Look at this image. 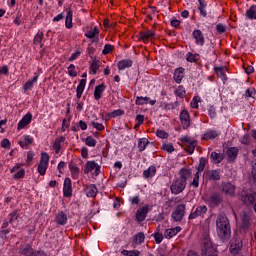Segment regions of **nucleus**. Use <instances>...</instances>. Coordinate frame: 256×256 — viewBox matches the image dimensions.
<instances>
[{
  "instance_id": "nucleus-1",
  "label": "nucleus",
  "mask_w": 256,
  "mask_h": 256,
  "mask_svg": "<svg viewBox=\"0 0 256 256\" xmlns=\"http://www.w3.org/2000/svg\"><path fill=\"white\" fill-rule=\"evenodd\" d=\"M216 231L219 239L223 243H227L231 239V224L229 218L225 214H219L216 219Z\"/></svg>"
},
{
  "instance_id": "nucleus-2",
  "label": "nucleus",
  "mask_w": 256,
  "mask_h": 256,
  "mask_svg": "<svg viewBox=\"0 0 256 256\" xmlns=\"http://www.w3.org/2000/svg\"><path fill=\"white\" fill-rule=\"evenodd\" d=\"M240 229L244 233H249L253 229V214L249 210H243L240 214Z\"/></svg>"
},
{
  "instance_id": "nucleus-3",
  "label": "nucleus",
  "mask_w": 256,
  "mask_h": 256,
  "mask_svg": "<svg viewBox=\"0 0 256 256\" xmlns=\"http://www.w3.org/2000/svg\"><path fill=\"white\" fill-rule=\"evenodd\" d=\"M185 209V204H178L171 214L173 221L176 223L183 221V217H185Z\"/></svg>"
},
{
  "instance_id": "nucleus-4",
  "label": "nucleus",
  "mask_w": 256,
  "mask_h": 256,
  "mask_svg": "<svg viewBox=\"0 0 256 256\" xmlns=\"http://www.w3.org/2000/svg\"><path fill=\"white\" fill-rule=\"evenodd\" d=\"M48 167H49V154L47 152H42L40 163L38 165V173L40 175H45V173H47Z\"/></svg>"
},
{
  "instance_id": "nucleus-5",
  "label": "nucleus",
  "mask_w": 256,
  "mask_h": 256,
  "mask_svg": "<svg viewBox=\"0 0 256 256\" xmlns=\"http://www.w3.org/2000/svg\"><path fill=\"white\" fill-rule=\"evenodd\" d=\"M185 187H187V183H185V181L176 179L170 186V191L173 195H179V193H183V191H185Z\"/></svg>"
},
{
  "instance_id": "nucleus-6",
  "label": "nucleus",
  "mask_w": 256,
  "mask_h": 256,
  "mask_svg": "<svg viewBox=\"0 0 256 256\" xmlns=\"http://www.w3.org/2000/svg\"><path fill=\"white\" fill-rule=\"evenodd\" d=\"M203 256H217L215 246L211 240H205L201 246Z\"/></svg>"
},
{
  "instance_id": "nucleus-7",
  "label": "nucleus",
  "mask_w": 256,
  "mask_h": 256,
  "mask_svg": "<svg viewBox=\"0 0 256 256\" xmlns=\"http://www.w3.org/2000/svg\"><path fill=\"white\" fill-rule=\"evenodd\" d=\"M181 142L183 143L184 147H186V151L189 153V155H193L195 148L197 147V141L184 136L181 138Z\"/></svg>"
},
{
  "instance_id": "nucleus-8",
  "label": "nucleus",
  "mask_w": 256,
  "mask_h": 256,
  "mask_svg": "<svg viewBox=\"0 0 256 256\" xmlns=\"http://www.w3.org/2000/svg\"><path fill=\"white\" fill-rule=\"evenodd\" d=\"M93 171L96 175H99L101 166H99L95 161H87L84 169L85 175H88V173H93Z\"/></svg>"
},
{
  "instance_id": "nucleus-9",
  "label": "nucleus",
  "mask_w": 256,
  "mask_h": 256,
  "mask_svg": "<svg viewBox=\"0 0 256 256\" xmlns=\"http://www.w3.org/2000/svg\"><path fill=\"white\" fill-rule=\"evenodd\" d=\"M180 121L182 129H189V127H191V116H189V111L184 109L180 112Z\"/></svg>"
},
{
  "instance_id": "nucleus-10",
  "label": "nucleus",
  "mask_w": 256,
  "mask_h": 256,
  "mask_svg": "<svg viewBox=\"0 0 256 256\" xmlns=\"http://www.w3.org/2000/svg\"><path fill=\"white\" fill-rule=\"evenodd\" d=\"M206 213H207V206L200 205V206H197L194 209V211L191 212L188 219H197V217H204Z\"/></svg>"
},
{
  "instance_id": "nucleus-11",
  "label": "nucleus",
  "mask_w": 256,
  "mask_h": 256,
  "mask_svg": "<svg viewBox=\"0 0 256 256\" xmlns=\"http://www.w3.org/2000/svg\"><path fill=\"white\" fill-rule=\"evenodd\" d=\"M192 37L195 40L196 45L203 47L205 45V36L200 29H196L192 32Z\"/></svg>"
},
{
  "instance_id": "nucleus-12",
  "label": "nucleus",
  "mask_w": 256,
  "mask_h": 256,
  "mask_svg": "<svg viewBox=\"0 0 256 256\" xmlns=\"http://www.w3.org/2000/svg\"><path fill=\"white\" fill-rule=\"evenodd\" d=\"M241 249H243V241L241 239H236L231 242L229 251L232 255H237Z\"/></svg>"
},
{
  "instance_id": "nucleus-13",
  "label": "nucleus",
  "mask_w": 256,
  "mask_h": 256,
  "mask_svg": "<svg viewBox=\"0 0 256 256\" xmlns=\"http://www.w3.org/2000/svg\"><path fill=\"white\" fill-rule=\"evenodd\" d=\"M222 192L225 193L228 197L235 196V185L231 182H223L222 183Z\"/></svg>"
},
{
  "instance_id": "nucleus-14",
  "label": "nucleus",
  "mask_w": 256,
  "mask_h": 256,
  "mask_svg": "<svg viewBox=\"0 0 256 256\" xmlns=\"http://www.w3.org/2000/svg\"><path fill=\"white\" fill-rule=\"evenodd\" d=\"M64 197H71L73 195V185L71 183V178H65L63 186Z\"/></svg>"
},
{
  "instance_id": "nucleus-15",
  "label": "nucleus",
  "mask_w": 256,
  "mask_h": 256,
  "mask_svg": "<svg viewBox=\"0 0 256 256\" xmlns=\"http://www.w3.org/2000/svg\"><path fill=\"white\" fill-rule=\"evenodd\" d=\"M149 213V206H144L142 208H139L136 212V221L138 223H141L147 219V214Z\"/></svg>"
},
{
  "instance_id": "nucleus-16",
  "label": "nucleus",
  "mask_w": 256,
  "mask_h": 256,
  "mask_svg": "<svg viewBox=\"0 0 256 256\" xmlns=\"http://www.w3.org/2000/svg\"><path fill=\"white\" fill-rule=\"evenodd\" d=\"M37 81H39V74L37 72H35L33 78L29 79L23 85L24 91H31V89H33V87H35V85H37Z\"/></svg>"
},
{
  "instance_id": "nucleus-17",
  "label": "nucleus",
  "mask_w": 256,
  "mask_h": 256,
  "mask_svg": "<svg viewBox=\"0 0 256 256\" xmlns=\"http://www.w3.org/2000/svg\"><path fill=\"white\" fill-rule=\"evenodd\" d=\"M206 179H208V181H220L221 170H208L206 172Z\"/></svg>"
},
{
  "instance_id": "nucleus-18",
  "label": "nucleus",
  "mask_w": 256,
  "mask_h": 256,
  "mask_svg": "<svg viewBox=\"0 0 256 256\" xmlns=\"http://www.w3.org/2000/svg\"><path fill=\"white\" fill-rule=\"evenodd\" d=\"M32 119H33V115L31 113H27L18 123V131H21V129H25V127H27V125L31 123Z\"/></svg>"
},
{
  "instance_id": "nucleus-19",
  "label": "nucleus",
  "mask_w": 256,
  "mask_h": 256,
  "mask_svg": "<svg viewBox=\"0 0 256 256\" xmlns=\"http://www.w3.org/2000/svg\"><path fill=\"white\" fill-rule=\"evenodd\" d=\"M255 192H246L245 195L242 197L244 205H254L255 203Z\"/></svg>"
},
{
  "instance_id": "nucleus-20",
  "label": "nucleus",
  "mask_w": 256,
  "mask_h": 256,
  "mask_svg": "<svg viewBox=\"0 0 256 256\" xmlns=\"http://www.w3.org/2000/svg\"><path fill=\"white\" fill-rule=\"evenodd\" d=\"M18 143L22 149H27L29 147V145H31V143H33V138L30 137L29 135H24L20 138Z\"/></svg>"
},
{
  "instance_id": "nucleus-21",
  "label": "nucleus",
  "mask_w": 256,
  "mask_h": 256,
  "mask_svg": "<svg viewBox=\"0 0 256 256\" xmlns=\"http://www.w3.org/2000/svg\"><path fill=\"white\" fill-rule=\"evenodd\" d=\"M105 89H107V86L105 85V83H102V84L97 85L95 87L94 98H95L96 101H99V99H101Z\"/></svg>"
},
{
  "instance_id": "nucleus-22",
  "label": "nucleus",
  "mask_w": 256,
  "mask_h": 256,
  "mask_svg": "<svg viewBox=\"0 0 256 256\" xmlns=\"http://www.w3.org/2000/svg\"><path fill=\"white\" fill-rule=\"evenodd\" d=\"M183 77H185V69L184 68H177L174 71V76L173 79L176 83H181V81H183Z\"/></svg>"
},
{
  "instance_id": "nucleus-23",
  "label": "nucleus",
  "mask_w": 256,
  "mask_h": 256,
  "mask_svg": "<svg viewBox=\"0 0 256 256\" xmlns=\"http://www.w3.org/2000/svg\"><path fill=\"white\" fill-rule=\"evenodd\" d=\"M56 225H67V214L65 212L61 211L59 212L55 217Z\"/></svg>"
},
{
  "instance_id": "nucleus-24",
  "label": "nucleus",
  "mask_w": 256,
  "mask_h": 256,
  "mask_svg": "<svg viewBox=\"0 0 256 256\" xmlns=\"http://www.w3.org/2000/svg\"><path fill=\"white\" fill-rule=\"evenodd\" d=\"M129 67H133V60L131 59H124L118 62L119 71H125Z\"/></svg>"
},
{
  "instance_id": "nucleus-25",
  "label": "nucleus",
  "mask_w": 256,
  "mask_h": 256,
  "mask_svg": "<svg viewBox=\"0 0 256 256\" xmlns=\"http://www.w3.org/2000/svg\"><path fill=\"white\" fill-rule=\"evenodd\" d=\"M69 170L72 176V179H79V167H77V164L70 162L69 165Z\"/></svg>"
},
{
  "instance_id": "nucleus-26",
  "label": "nucleus",
  "mask_w": 256,
  "mask_h": 256,
  "mask_svg": "<svg viewBox=\"0 0 256 256\" xmlns=\"http://www.w3.org/2000/svg\"><path fill=\"white\" fill-rule=\"evenodd\" d=\"M65 140H66L65 136H60L55 139L53 148L55 149L56 155H59V153L61 151V143H65Z\"/></svg>"
},
{
  "instance_id": "nucleus-27",
  "label": "nucleus",
  "mask_w": 256,
  "mask_h": 256,
  "mask_svg": "<svg viewBox=\"0 0 256 256\" xmlns=\"http://www.w3.org/2000/svg\"><path fill=\"white\" fill-rule=\"evenodd\" d=\"M34 250L35 249H33V247H31V245L26 244V245L20 247L19 253H20V255H24V256H33Z\"/></svg>"
},
{
  "instance_id": "nucleus-28",
  "label": "nucleus",
  "mask_w": 256,
  "mask_h": 256,
  "mask_svg": "<svg viewBox=\"0 0 256 256\" xmlns=\"http://www.w3.org/2000/svg\"><path fill=\"white\" fill-rule=\"evenodd\" d=\"M180 178H178L180 181H184L187 184V179H190L191 177V169L182 168L179 172Z\"/></svg>"
},
{
  "instance_id": "nucleus-29",
  "label": "nucleus",
  "mask_w": 256,
  "mask_h": 256,
  "mask_svg": "<svg viewBox=\"0 0 256 256\" xmlns=\"http://www.w3.org/2000/svg\"><path fill=\"white\" fill-rule=\"evenodd\" d=\"M226 155L229 161H235V159H237V155H239V150L235 147L228 148Z\"/></svg>"
},
{
  "instance_id": "nucleus-30",
  "label": "nucleus",
  "mask_w": 256,
  "mask_h": 256,
  "mask_svg": "<svg viewBox=\"0 0 256 256\" xmlns=\"http://www.w3.org/2000/svg\"><path fill=\"white\" fill-rule=\"evenodd\" d=\"M222 201H223V197L221 196V194L216 193L210 197V203L212 207H218V205H221Z\"/></svg>"
},
{
  "instance_id": "nucleus-31",
  "label": "nucleus",
  "mask_w": 256,
  "mask_h": 256,
  "mask_svg": "<svg viewBox=\"0 0 256 256\" xmlns=\"http://www.w3.org/2000/svg\"><path fill=\"white\" fill-rule=\"evenodd\" d=\"M65 27L66 29L73 28V10L68 9L66 20H65Z\"/></svg>"
},
{
  "instance_id": "nucleus-32",
  "label": "nucleus",
  "mask_w": 256,
  "mask_h": 256,
  "mask_svg": "<svg viewBox=\"0 0 256 256\" xmlns=\"http://www.w3.org/2000/svg\"><path fill=\"white\" fill-rule=\"evenodd\" d=\"M97 186L95 184H91L90 186L86 187L85 193L87 197H97Z\"/></svg>"
},
{
  "instance_id": "nucleus-33",
  "label": "nucleus",
  "mask_w": 256,
  "mask_h": 256,
  "mask_svg": "<svg viewBox=\"0 0 256 256\" xmlns=\"http://www.w3.org/2000/svg\"><path fill=\"white\" fill-rule=\"evenodd\" d=\"M210 159H211L212 163L219 164L223 161V154L217 153V152H212L210 154Z\"/></svg>"
},
{
  "instance_id": "nucleus-34",
  "label": "nucleus",
  "mask_w": 256,
  "mask_h": 256,
  "mask_svg": "<svg viewBox=\"0 0 256 256\" xmlns=\"http://www.w3.org/2000/svg\"><path fill=\"white\" fill-rule=\"evenodd\" d=\"M140 37L143 41H149V39H153V37H155V32L153 30H147L141 32Z\"/></svg>"
},
{
  "instance_id": "nucleus-35",
  "label": "nucleus",
  "mask_w": 256,
  "mask_h": 256,
  "mask_svg": "<svg viewBox=\"0 0 256 256\" xmlns=\"http://www.w3.org/2000/svg\"><path fill=\"white\" fill-rule=\"evenodd\" d=\"M155 173H157V168L155 166H150L147 170H144L143 175L145 179H149L155 177Z\"/></svg>"
},
{
  "instance_id": "nucleus-36",
  "label": "nucleus",
  "mask_w": 256,
  "mask_h": 256,
  "mask_svg": "<svg viewBox=\"0 0 256 256\" xmlns=\"http://www.w3.org/2000/svg\"><path fill=\"white\" fill-rule=\"evenodd\" d=\"M148 145H149V140L147 138H140L138 140L139 152L142 153V151H145V149H147Z\"/></svg>"
},
{
  "instance_id": "nucleus-37",
  "label": "nucleus",
  "mask_w": 256,
  "mask_h": 256,
  "mask_svg": "<svg viewBox=\"0 0 256 256\" xmlns=\"http://www.w3.org/2000/svg\"><path fill=\"white\" fill-rule=\"evenodd\" d=\"M246 17L250 20H256V5H252L247 11H246Z\"/></svg>"
},
{
  "instance_id": "nucleus-38",
  "label": "nucleus",
  "mask_w": 256,
  "mask_h": 256,
  "mask_svg": "<svg viewBox=\"0 0 256 256\" xmlns=\"http://www.w3.org/2000/svg\"><path fill=\"white\" fill-rule=\"evenodd\" d=\"M219 137V133L215 130H207L203 136V139H217Z\"/></svg>"
},
{
  "instance_id": "nucleus-39",
  "label": "nucleus",
  "mask_w": 256,
  "mask_h": 256,
  "mask_svg": "<svg viewBox=\"0 0 256 256\" xmlns=\"http://www.w3.org/2000/svg\"><path fill=\"white\" fill-rule=\"evenodd\" d=\"M145 241V234L143 232H139L134 236L133 242L135 245H141Z\"/></svg>"
},
{
  "instance_id": "nucleus-40",
  "label": "nucleus",
  "mask_w": 256,
  "mask_h": 256,
  "mask_svg": "<svg viewBox=\"0 0 256 256\" xmlns=\"http://www.w3.org/2000/svg\"><path fill=\"white\" fill-rule=\"evenodd\" d=\"M34 45H40V47H43V32L38 31L37 34L34 37Z\"/></svg>"
},
{
  "instance_id": "nucleus-41",
  "label": "nucleus",
  "mask_w": 256,
  "mask_h": 256,
  "mask_svg": "<svg viewBox=\"0 0 256 256\" xmlns=\"http://www.w3.org/2000/svg\"><path fill=\"white\" fill-rule=\"evenodd\" d=\"M19 219V210H13L10 214H8L9 223H15Z\"/></svg>"
},
{
  "instance_id": "nucleus-42",
  "label": "nucleus",
  "mask_w": 256,
  "mask_h": 256,
  "mask_svg": "<svg viewBox=\"0 0 256 256\" xmlns=\"http://www.w3.org/2000/svg\"><path fill=\"white\" fill-rule=\"evenodd\" d=\"M206 165H207V158L205 157L200 158L199 165L197 168V173H202V171H205Z\"/></svg>"
},
{
  "instance_id": "nucleus-43",
  "label": "nucleus",
  "mask_w": 256,
  "mask_h": 256,
  "mask_svg": "<svg viewBox=\"0 0 256 256\" xmlns=\"http://www.w3.org/2000/svg\"><path fill=\"white\" fill-rule=\"evenodd\" d=\"M186 61L189 63H197V61H199V54H192L191 52H188Z\"/></svg>"
},
{
  "instance_id": "nucleus-44",
  "label": "nucleus",
  "mask_w": 256,
  "mask_h": 256,
  "mask_svg": "<svg viewBox=\"0 0 256 256\" xmlns=\"http://www.w3.org/2000/svg\"><path fill=\"white\" fill-rule=\"evenodd\" d=\"M135 103L136 105H147L149 103V97L137 96Z\"/></svg>"
},
{
  "instance_id": "nucleus-45",
  "label": "nucleus",
  "mask_w": 256,
  "mask_h": 256,
  "mask_svg": "<svg viewBox=\"0 0 256 256\" xmlns=\"http://www.w3.org/2000/svg\"><path fill=\"white\" fill-rule=\"evenodd\" d=\"M85 145H87V147H95L97 145V140H95L93 136H87Z\"/></svg>"
},
{
  "instance_id": "nucleus-46",
  "label": "nucleus",
  "mask_w": 256,
  "mask_h": 256,
  "mask_svg": "<svg viewBox=\"0 0 256 256\" xmlns=\"http://www.w3.org/2000/svg\"><path fill=\"white\" fill-rule=\"evenodd\" d=\"M85 37H87V39H94V43H99V37H97L93 30H89L88 32H86Z\"/></svg>"
},
{
  "instance_id": "nucleus-47",
  "label": "nucleus",
  "mask_w": 256,
  "mask_h": 256,
  "mask_svg": "<svg viewBox=\"0 0 256 256\" xmlns=\"http://www.w3.org/2000/svg\"><path fill=\"white\" fill-rule=\"evenodd\" d=\"M99 67H101V65L99 64V61L94 60L91 65H90V70L92 71V73L94 75H97V71H99Z\"/></svg>"
},
{
  "instance_id": "nucleus-48",
  "label": "nucleus",
  "mask_w": 256,
  "mask_h": 256,
  "mask_svg": "<svg viewBox=\"0 0 256 256\" xmlns=\"http://www.w3.org/2000/svg\"><path fill=\"white\" fill-rule=\"evenodd\" d=\"M175 95L180 97V99H183V97L186 95L185 88L183 86H178V88L175 90Z\"/></svg>"
},
{
  "instance_id": "nucleus-49",
  "label": "nucleus",
  "mask_w": 256,
  "mask_h": 256,
  "mask_svg": "<svg viewBox=\"0 0 256 256\" xmlns=\"http://www.w3.org/2000/svg\"><path fill=\"white\" fill-rule=\"evenodd\" d=\"M85 85H87V79H81L76 91L83 93L85 91Z\"/></svg>"
},
{
  "instance_id": "nucleus-50",
  "label": "nucleus",
  "mask_w": 256,
  "mask_h": 256,
  "mask_svg": "<svg viewBox=\"0 0 256 256\" xmlns=\"http://www.w3.org/2000/svg\"><path fill=\"white\" fill-rule=\"evenodd\" d=\"M164 237H166V239L175 237V230L173 228L166 229L164 232Z\"/></svg>"
},
{
  "instance_id": "nucleus-51",
  "label": "nucleus",
  "mask_w": 256,
  "mask_h": 256,
  "mask_svg": "<svg viewBox=\"0 0 256 256\" xmlns=\"http://www.w3.org/2000/svg\"><path fill=\"white\" fill-rule=\"evenodd\" d=\"M256 90L253 87L248 88L245 91V97H252V99H255Z\"/></svg>"
},
{
  "instance_id": "nucleus-52",
  "label": "nucleus",
  "mask_w": 256,
  "mask_h": 256,
  "mask_svg": "<svg viewBox=\"0 0 256 256\" xmlns=\"http://www.w3.org/2000/svg\"><path fill=\"white\" fill-rule=\"evenodd\" d=\"M68 75L70 77H76L77 76V70H75V64H70L68 67Z\"/></svg>"
},
{
  "instance_id": "nucleus-53",
  "label": "nucleus",
  "mask_w": 256,
  "mask_h": 256,
  "mask_svg": "<svg viewBox=\"0 0 256 256\" xmlns=\"http://www.w3.org/2000/svg\"><path fill=\"white\" fill-rule=\"evenodd\" d=\"M23 177H25V169H20L13 175V179H23Z\"/></svg>"
},
{
  "instance_id": "nucleus-54",
  "label": "nucleus",
  "mask_w": 256,
  "mask_h": 256,
  "mask_svg": "<svg viewBox=\"0 0 256 256\" xmlns=\"http://www.w3.org/2000/svg\"><path fill=\"white\" fill-rule=\"evenodd\" d=\"M162 149L163 151H167V153H173V151H175V147H173V144H163Z\"/></svg>"
},
{
  "instance_id": "nucleus-55",
  "label": "nucleus",
  "mask_w": 256,
  "mask_h": 256,
  "mask_svg": "<svg viewBox=\"0 0 256 256\" xmlns=\"http://www.w3.org/2000/svg\"><path fill=\"white\" fill-rule=\"evenodd\" d=\"M113 51V46L111 44H106L102 50L103 55H109Z\"/></svg>"
},
{
  "instance_id": "nucleus-56",
  "label": "nucleus",
  "mask_w": 256,
  "mask_h": 256,
  "mask_svg": "<svg viewBox=\"0 0 256 256\" xmlns=\"http://www.w3.org/2000/svg\"><path fill=\"white\" fill-rule=\"evenodd\" d=\"M192 186L197 189L199 187V172H196L192 181Z\"/></svg>"
},
{
  "instance_id": "nucleus-57",
  "label": "nucleus",
  "mask_w": 256,
  "mask_h": 256,
  "mask_svg": "<svg viewBox=\"0 0 256 256\" xmlns=\"http://www.w3.org/2000/svg\"><path fill=\"white\" fill-rule=\"evenodd\" d=\"M216 31H217L218 33H220V34L225 33V31H227V26H225V25L222 24V23H219V24H217V26H216Z\"/></svg>"
},
{
  "instance_id": "nucleus-58",
  "label": "nucleus",
  "mask_w": 256,
  "mask_h": 256,
  "mask_svg": "<svg viewBox=\"0 0 256 256\" xmlns=\"http://www.w3.org/2000/svg\"><path fill=\"white\" fill-rule=\"evenodd\" d=\"M129 201L132 205H139L141 203V197L139 195L129 198Z\"/></svg>"
},
{
  "instance_id": "nucleus-59",
  "label": "nucleus",
  "mask_w": 256,
  "mask_h": 256,
  "mask_svg": "<svg viewBox=\"0 0 256 256\" xmlns=\"http://www.w3.org/2000/svg\"><path fill=\"white\" fill-rule=\"evenodd\" d=\"M156 135L157 137H160V139H167V137H169V134H167L165 130H157Z\"/></svg>"
},
{
  "instance_id": "nucleus-60",
  "label": "nucleus",
  "mask_w": 256,
  "mask_h": 256,
  "mask_svg": "<svg viewBox=\"0 0 256 256\" xmlns=\"http://www.w3.org/2000/svg\"><path fill=\"white\" fill-rule=\"evenodd\" d=\"M91 125H92V127H94V129H97V131L105 130V126H103V124H101L99 122H92Z\"/></svg>"
},
{
  "instance_id": "nucleus-61",
  "label": "nucleus",
  "mask_w": 256,
  "mask_h": 256,
  "mask_svg": "<svg viewBox=\"0 0 256 256\" xmlns=\"http://www.w3.org/2000/svg\"><path fill=\"white\" fill-rule=\"evenodd\" d=\"M123 110L118 109V110H114L113 112H111L110 116L115 119V117H121V115H123Z\"/></svg>"
},
{
  "instance_id": "nucleus-62",
  "label": "nucleus",
  "mask_w": 256,
  "mask_h": 256,
  "mask_svg": "<svg viewBox=\"0 0 256 256\" xmlns=\"http://www.w3.org/2000/svg\"><path fill=\"white\" fill-rule=\"evenodd\" d=\"M136 121H138L137 126L143 125L145 123V115L138 114L136 116Z\"/></svg>"
},
{
  "instance_id": "nucleus-63",
  "label": "nucleus",
  "mask_w": 256,
  "mask_h": 256,
  "mask_svg": "<svg viewBox=\"0 0 256 256\" xmlns=\"http://www.w3.org/2000/svg\"><path fill=\"white\" fill-rule=\"evenodd\" d=\"M10 146H11V142L9 141V139L5 138L1 141V147L3 149H9Z\"/></svg>"
},
{
  "instance_id": "nucleus-64",
  "label": "nucleus",
  "mask_w": 256,
  "mask_h": 256,
  "mask_svg": "<svg viewBox=\"0 0 256 256\" xmlns=\"http://www.w3.org/2000/svg\"><path fill=\"white\" fill-rule=\"evenodd\" d=\"M32 256H47V253L43 250H34Z\"/></svg>"
}]
</instances>
